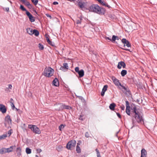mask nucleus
Returning a JSON list of instances; mask_svg holds the SVG:
<instances>
[{
  "label": "nucleus",
  "mask_w": 157,
  "mask_h": 157,
  "mask_svg": "<svg viewBox=\"0 0 157 157\" xmlns=\"http://www.w3.org/2000/svg\"><path fill=\"white\" fill-rule=\"evenodd\" d=\"M86 9L89 10L90 11L100 14H104L105 12V9L100 7L97 4H92L89 7V8H86Z\"/></svg>",
  "instance_id": "nucleus-1"
},
{
  "label": "nucleus",
  "mask_w": 157,
  "mask_h": 157,
  "mask_svg": "<svg viewBox=\"0 0 157 157\" xmlns=\"http://www.w3.org/2000/svg\"><path fill=\"white\" fill-rule=\"evenodd\" d=\"M133 107L132 106L131 107V109L132 111V112L133 113H135L133 117L138 123H140L143 121L142 117L139 112V109H137L134 105H133Z\"/></svg>",
  "instance_id": "nucleus-2"
},
{
  "label": "nucleus",
  "mask_w": 157,
  "mask_h": 157,
  "mask_svg": "<svg viewBox=\"0 0 157 157\" xmlns=\"http://www.w3.org/2000/svg\"><path fill=\"white\" fill-rule=\"evenodd\" d=\"M54 71V70L50 67H46L42 73V75L47 77H49L53 75Z\"/></svg>",
  "instance_id": "nucleus-3"
},
{
  "label": "nucleus",
  "mask_w": 157,
  "mask_h": 157,
  "mask_svg": "<svg viewBox=\"0 0 157 157\" xmlns=\"http://www.w3.org/2000/svg\"><path fill=\"white\" fill-rule=\"evenodd\" d=\"M119 88L127 97H130L132 96L131 92L127 86H123L122 87H119Z\"/></svg>",
  "instance_id": "nucleus-4"
},
{
  "label": "nucleus",
  "mask_w": 157,
  "mask_h": 157,
  "mask_svg": "<svg viewBox=\"0 0 157 157\" xmlns=\"http://www.w3.org/2000/svg\"><path fill=\"white\" fill-rule=\"evenodd\" d=\"M28 127L35 133L40 134L41 133L40 129L35 125L30 124L29 125Z\"/></svg>",
  "instance_id": "nucleus-5"
},
{
  "label": "nucleus",
  "mask_w": 157,
  "mask_h": 157,
  "mask_svg": "<svg viewBox=\"0 0 157 157\" xmlns=\"http://www.w3.org/2000/svg\"><path fill=\"white\" fill-rule=\"evenodd\" d=\"M76 144L75 140H71L68 143L66 147L67 149L71 150L72 148L75 146Z\"/></svg>",
  "instance_id": "nucleus-6"
},
{
  "label": "nucleus",
  "mask_w": 157,
  "mask_h": 157,
  "mask_svg": "<svg viewBox=\"0 0 157 157\" xmlns=\"http://www.w3.org/2000/svg\"><path fill=\"white\" fill-rule=\"evenodd\" d=\"M126 106V112L127 114L129 116H130L131 115L130 110V107L129 106V102L127 101H125Z\"/></svg>",
  "instance_id": "nucleus-7"
},
{
  "label": "nucleus",
  "mask_w": 157,
  "mask_h": 157,
  "mask_svg": "<svg viewBox=\"0 0 157 157\" xmlns=\"http://www.w3.org/2000/svg\"><path fill=\"white\" fill-rule=\"evenodd\" d=\"M26 14L29 17V21L31 22H33L35 21V19L34 17L29 11L26 12Z\"/></svg>",
  "instance_id": "nucleus-8"
},
{
  "label": "nucleus",
  "mask_w": 157,
  "mask_h": 157,
  "mask_svg": "<svg viewBox=\"0 0 157 157\" xmlns=\"http://www.w3.org/2000/svg\"><path fill=\"white\" fill-rule=\"evenodd\" d=\"M121 41L122 43L124 44V47H125V46H126L128 47L131 46V44L128 40H127L126 39L123 38L122 39Z\"/></svg>",
  "instance_id": "nucleus-9"
},
{
  "label": "nucleus",
  "mask_w": 157,
  "mask_h": 157,
  "mask_svg": "<svg viewBox=\"0 0 157 157\" xmlns=\"http://www.w3.org/2000/svg\"><path fill=\"white\" fill-rule=\"evenodd\" d=\"M86 5V3L82 1H79L78 3V6L81 9L84 8Z\"/></svg>",
  "instance_id": "nucleus-10"
},
{
  "label": "nucleus",
  "mask_w": 157,
  "mask_h": 157,
  "mask_svg": "<svg viewBox=\"0 0 157 157\" xmlns=\"http://www.w3.org/2000/svg\"><path fill=\"white\" fill-rule=\"evenodd\" d=\"M63 66H61L60 67V69L64 71H67L69 68L67 63H63Z\"/></svg>",
  "instance_id": "nucleus-11"
},
{
  "label": "nucleus",
  "mask_w": 157,
  "mask_h": 157,
  "mask_svg": "<svg viewBox=\"0 0 157 157\" xmlns=\"http://www.w3.org/2000/svg\"><path fill=\"white\" fill-rule=\"evenodd\" d=\"M122 66L123 68H125L126 66L125 63L123 61L119 62L117 65V68L119 69H120L121 68Z\"/></svg>",
  "instance_id": "nucleus-12"
},
{
  "label": "nucleus",
  "mask_w": 157,
  "mask_h": 157,
  "mask_svg": "<svg viewBox=\"0 0 157 157\" xmlns=\"http://www.w3.org/2000/svg\"><path fill=\"white\" fill-rule=\"evenodd\" d=\"M52 85L56 86H58L59 85V80L57 78H55L52 81Z\"/></svg>",
  "instance_id": "nucleus-13"
},
{
  "label": "nucleus",
  "mask_w": 157,
  "mask_h": 157,
  "mask_svg": "<svg viewBox=\"0 0 157 157\" xmlns=\"http://www.w3.org/2000/svg\"><path fill=\"white\" fill-rule=\"evenodd\" d=\"M0 111L2 112L3 113H6V109L4 105L2 104H0Z\"/></svg>",
  "instance_id": "nucleus-14"
},
{
  "label": "nucleus",
  "mask_w": 157,
  "mask_h": 157,
  "mask_svg": "<svg viewBox=\"0 0 157 157\" xmlns=\"http://www.w3.org/2000/svg\"><path fill=\"white\" fill-rule=\"evenodd\" d=\"M113 82L115 84L119 87H122L123 86L122 85L121 83H120L119 82V81L117 79L115 80L114 81H113Z\"/></svg>",
  "instance_id": "nucleus-15"
},
{
  "label": "nucleus",
  "mask_w": 157,
  "mask_h": 157,
  "mask_svg": "<svg viewBox=\"0 0 157 157\" xmlns=\"http://www.w3.org/2000/svg\"><path fill=\"white\" fill-rule=\"evenodd\" d=\"M16 146L15 145L10 146V147L6 148L7 153H9L13 151L14 149H15Z\"/></svg>",
  "instance_id": "nucleus-16"
},
{
  "label": "nucleus",
  "mask_w": 157,
  "mask_h": 157,
  "mask_svg": "<svg viewBox=\"0 0 157 157\" xmlns=\"http://www.w3.org/2000/svg\"><path fill=\"white\" fill-rule=\"evenodd\" d=\"M5 120L6 121L8 124L10 123H11L12 120L10 118V116L7 115L5 118Z\"/></svg>",
  "instance_id": "nucleus-17"
},
{
  "label": "nucleus",
  "mask_w": 157,
  "mask_h": 157,
  "mask_svg": "<svg viewBox=\"0 0 157 157\" xmlns=\"http://www.w3.org/2000/svg\"><path fill=\"white\" fill-rule=\"evenodd\" d=\"M147 152L144 148H143L141 151V155L146 157Z\"/></svg>",
  "instance_id": "nucleus-18"
},
{
  "label": "nucleus",
  "mask_w": 157,
  "mask_h": 157,
  "mask_svg": "<svg viewBox=\"0 0 157 157\" xmlns=\"http://www.w3.org/2000/svg\"><path fill=\"white\" fill-rule=\"evenodd\" d=\"M33 30L32 29L30 28H28L26 29L27 32L31 35L33 34Z\"/></svg>",
  "instance_id": "nucleus-19"
},
{
  "label": "nucleus",
  "mask_w": 157,
  "mask_h": 157,
  "mask_svg": "<svg viewBox=\"0 0 157 157\" xmlns=\"http://www.w3.org/2000/svg\"><path fill=\"white\" fill-rule=\"evenodd\" d=\"M116 105L114 103H112L110 104L109 108V109L112 110H114V108L116 106Z\"/></svg>",
  "instance_id": "nucleus-20"
},
{
  "label": "nucleus",
  "mask_w": 157,
  "mask_h": 157,
  "mask_svg": "<svg viewBox=\"0 0 157 157\" xmlns=\"http://www.w3.org/2000/svg\"><path fill=\"white\" fill-rule=\"evenodd\" d=\"M7 153L6 148H2L0 149V153L1 154H3L4 153Z\"/></svg>",
  "instance_id": "nucleus-21"
},
{
  "label": "nucleus",
  "mask_w": 157,
  "mask_h": 157,
  "mask_svg": "<svg viewBox=\"0 0 157 157\" xmlns=\"http://www.w3.org/2000/svg\"><path fill=\"white\" fill-rule=\"evenodd\" d=\"M79 77L81 78L83 77L84 75V71L83 69H81L80 70V72H79L78 74Z\"/></svg>",
  "instance_id": "nucleus-22"
},
{
  "label": "nucleus",
  "mask_w": 157,
  "mask_h": 157,
  "mask_svg": "<svg viewBox=\"0 0 157 157\" xmlns=\"http://www.w3.org/2000/svg\"><path fill=\"white\" fill-rule=\"evenodd\" d=\"M34 34L36 36H38L39 34V32L36 29H34L33 30V34Z\"/></svg>",
  "instance_id": "nucleus-23"
},
{
  "label": "nucleus",
  "mask_w": 157,
  "mask_h": 157,
  "mask_svg": "<svg viewBox=\"0 0 157 157\" xmlns=\"http://www.w3.org/2000/svg\"><path fill=\"white\" fill-rule=\"evenodd\" d=\"M25 5L27 6L28 8L29 9H31L32 8V5L30 4V3L29 2L27 1L25 3Z\"/></svg>",
  "instance_id": "nucleus-24"
},
{
  "label": "nucleus",
  "mask_w": 157,
  "mask_h": 157,
  "mask_svg": "<svg viewBox=\"0 0 157 157\" xmlns=\"http://www.w3.org/2000/svg\"><path fill=\"white\" fill-rule=\"evenodd\" d=\"M127 73V71L126 70H122L121 72V74L122 77L124 76Z\"/></svg>",
  "instance_id": "nucleus-25"
},
{
  "label": "nucleus",
  "mask_w": 157,
  "mask_h": 157,
  "mask_svg": "<svg viewBox=\"0 0 157 157\" xmlns=\"http://www.w3.org/2000/svg\"><path fill=\"white\" fill-rule=\"evenodd\" d=\"M82 19V17L81 16L78 19L76 20V23L77 24H81V21Z\"/></svg>",
  "instance_id": "nucleus-26"
},
{
  "label": "nucleus",
  "mask_w": 157,
  "mask_h": 157,
  "mask_svg": "<svg viewBox=\"0 0 157 157\" xmlns=\"http://www.w3.org/2000/svg\"><path fill=\"white\" fill-rule=\"evenodd\" d=\"M78 143L76 146V151L77 153H80L81 152V149L80 147L78 146Z\"/></svg>",
  "instance_id": "nucleus-27"
},
{
  "label": "nucleus",
  "mask_w": 157,
  "mask_h": 157,
  "mask_svg": "<svg viewBox=\"0 0 157 157\" xmlns=\"http://www.w3.org/2000/svg\"><path fill=\"white\" fill-rule=\"evenodd\" d=\"M20 9L23 11H25L26 12H27V11H28L26 10V9L24 7V6L21 5L20 6Z\"/></svg>",
  "instance_id": "nucleus-28"
},
{
  "label": "nucleus",
  "mask_w": 157,
  "mask_h": 157,
  "mask_svg": "<svg viewBox=\"0 0 157 157\" xmlns=\"http://www.w3.org/2000/svg\"><path fill=\"white\" fill-rule=\"evenodd\" d=\"M26 152L27 154H30L31 153V150L28 147L26 148Z\"/></svg>",
  "instance_id": "nucleus-29"
},
{
  "label": "nucleus",
  "mask_w": 157,
  "mask_h": 157,
  "mask_svg": "<svg viewBox=\"0 0 157 157\" xmlns=\"http://www.w3.org/2000/svg\"><path fill=\"white\" fill-rule=\"evenodd\" d=\"M65 126V125H63V124H61L59 127V130L60 131H62V129H63L64 127Z\"/></svg>",
  "instance_id": "nucleus-30"
},
{
  "label": "nucleus",
  "mask_w": 157,
  "mask_h": 157,
  "mask_svg": "<svg viewBox=\"0 0 157 157\" xmlns=\"http://www.w3.org/2000/svg\"><path fill=\"white\" fill-rule=\"evenodd\" d=\"M95 151L97 153V157H101L100 152L97 148L95 149Z\"/></svg>",
  "instance_id": "nucleus-31"
},
{
  "label": "nucleus",
  "mask_w": 157,
  "mask_h": 157,
  "mask_svg": "<svg viewBox=\"0 0 157 157\" xmlns=\"http://www.w3.org/2000/svg\"><path fill=\"white\" fill-rule=\"evenodd\" d=\"M38 47L41 50H43L44 49V46L40 43L38 44Z\"/></svg>",
  "instance_id": "nucleus-32"
},
{
  "label": "nucleus",
  "mask_w": 157,
  "mask_h": 157,
  "mask_svg": "<svg viewBox=\"0 0 157 157\" xmlns=\"http://www.w3.org/2000/svg\"><path fill=\"white\" fill-rule=\"evenodd\" d=\"M17 152H18V154L21 155V149L20 147H18L16 149Z\"/></svg>",
  "instance_id": "nucleus-33"
},
{
  "label": "nucleus",
  "mask_w": 157,
  "mask_h": 157,
  "mask_svg": "<svg viewBox=\"0 0 157 157\" xmlns=\"http://www.w3.org/2000/svg\"><path fill=\"white\" fill-rule=\"evenodd\" d=\"M63 148V147L61 145L57 147L56 148V150L58 151H59L60 150H61Z\"/></svg>",
  "instance_id": "nucleus-34"
},
{
  "label": "nucleus",
  "mask_w": 157,
  "mask_h": 157,
  "mask_svg": "<svg viewBox=\"0 0 157 157\" xmlns=\"http://www.w3.org/2000/svg\"><path fill=\"white\" fill-rule=\"evenodd\" d=\"M117 38V36H115V35H113L112 36V41L113 42L114 41H115V40H116V38Z\"/></svg>",
  "instance_id": "nucleus-35"
},
{
  "label": "nucleus",
  "mask_w": 157,
  "mask_h": 157,
  "mask_svg": "<svg viewBox=\"0 0 157 157\" xmlns=\"http://www.w3.org/2000/svg\"><path fill=\"white\" fill-rule=\"evenodd\" d=\"M108 87V86L107 85H105L104 86L102 91L105 92L107 90Z\"/></svg>",
  "instance_id": "nucleus-36"
},
{
  "label": "nucleus",
  "mask_w": 157,
  "mask_h": 157,
  "mask_svg": "<svg viewBox=\"0 0 157 157\" xmlns=\"http://www.w3.org/2000/svg\"><path fill=\"white\" fill-rule=\"evenodd\" d=\"M32 2L35 5H36L38 2V0H31Z\"/></svg>",
  "instance_id": "nucleus-37"
},
{
  "label": "nucleus",
  "mask_w": 157,
  "mask_h": 157,
  "mask_svg": "<svg viewBox=\"0 0 157 157\" xmlns=\"http://www.w3.org/2000/svg\"><path fill=\"white\" fill-rule=\"evenodd\" d=\"M62 107L64 109H69V108H71L68 105H62Z\"/></svg>",
  "instance_id": "nucleus-38"
},
{
  "label": "nucleus",
  "mask_w": 157,
  "mask_h": 157,
  "mask_svg": "<svg viewBox=\"0 0 157 157\" xmlns=\"http://www.w3.org/2000/svg\"><path fill=\"white\" fill-rule=\"evenodd\" d=\"M75 72L78 73V74L79 73V72H80V70H79V67H76L75 68Z\"/></svg>",
  "instance_id": "nucleus-39"
},
{
  "label": "nucleus",
  "mask_w": 157,
  "mask_h": 157,
  "mask_svg": "<svg viewBox=\"0 0 157 157\" xmlns=\"http://www.w3.org/2000/svg\"><path fill=\"white\" fill-rule=\"evenodd\" d=\"M83 117V115H80L79 117V119L82 121H83L84 119V118Z\"/></svg>",
  "instance_id": "nucleus-40"
},
{
  "label": "nucleus",
  "mask_w": 157,
  "mask_h": 157,
  "mask_svg": "<svg viewBox=\"0 0 157 157\" xmlns=\"http://www.w3.org/2000/svg\"><path fill=\"white\" fill-rule=\"evenodd\" d=\"M48 44H49L51 45L52 47H55L54 43L53 42H52V41L50 40V42H48Z\"/></svg>",
  "instance_id": "nucleus-41"
},
{
  "label": "nucleus",
  "mask_w": 157,
  "mask_h": 157,
  "mask_svg": "<svg viewBox=\"0 0 157 157\" xmlns=\"http://www.w3.org/2000/svg\"><path fill=\"white\" fill-rule=\"evenodd\" d=\"M11 105L12 106V108L13 110H14L15 108L17 110V109L15 107L13 103L12 102V104H11Z\"/></svg>",
  "instance_id": "nucleus-42"
},
{
  "label": "nucleus",
  "mask_w": 157,
  "mask_h": 157,
  "mask_svg": "<svg viewBox=\"0 0 157 157\" xmlns=\"http://www.w3.org/2000/svg\"><path fill=\"white\" fill-rule=\"evenodd\" d=\"M78 98L80 100H81L82 101H84V100L83 98L81 96H78Z\"/></svg>",
  "instance_id": "nucleus-43"
},
{
  "label": "nucleus",
  "mask_w": 157,
  "mask_h": 157,
  "mask_svg": "<svg viewBox=\"0 0 157 157\" xmlns=\"http://www.w3.org/2000/svg\"><path fill=\"white\" fill-rule=\"evenodd\" d=\"M85 136L87 138H88L89 137V134L88 132H86L85 133Z\"/></svg>",
  "instance_id": "nucleus-44"
},
{
  "label": "nucleus",
  "mask_w": 157,
  "mask_h": 157,
  "mask_svg": "<svg viewBox=\"0 0 157 157\" xmlns=\"http://www.w3.org/2000/svg\"><path fill=\"white\" fill-rule=\"evenodd\" d=\"M100 3L103 6L106 5V3L104 1H102Z\"/></svg>",
  "instance_id": "nucleus-45"
},
{
  "label": "nucleus",
  "mask_w": 157,
  "mask_h": 157,
  "mask_svg": "<svg viewBox=\"0 0 157 157\" xmlns=\"http://www.w3.org/2000/svg\"><path fill=\"white\" fill-rule=\"evenodd\" d=\"M3 10H5L6 11L9 12V7H6V8H3Z\"/></svg>",
  "instance_id": "nucleus-46"
},
{
  "label": "nucleus",
  "mask_w": 157,
  "mask_h": 157,
  "mask_svg": "<svg viewBox=\"0 0 157 157\" xmlns=\"http://www.w3.org/2000/svg\"><path fill=\"white\" fill-rule=\"evenodd\" d=\"M8 88H9L10 89H12V86L11 84H9V85H8ZM8 88H6V89H8Z\"/></svg>",
  "instance_id": "nucleus-47"
},
{
  "label": "nucleus",
  "mask_w": 157,
  "mask_h": 157,
  "mask_svg": "<svg viewBox=\"0 0 157 157\" xmlns=\"http://www.w3.org/2000/svg\"><path fill=\"white\" fill-rule=\"evenodd\" d=\"M105 38L106 40H108L110 41H112V40L111 38L108 37H105Z\"/></svg>",
  "instance_id": "nucleus-48"
},
{
  "label": "nucleus",
  "mask_w": 157,
  "mask_h": 157,
  "mask_svg": "<svg viewBox=\"0 0 157 157\" xmlns=\"http://www.w3.org/2000/svg\"><path fill=\"white\" fill-rule=\"evenodd\" d=\"M46 37L47 42H50V40L48 37L46 36Z\"/></svg>",
  "instance_id": "nucleus-49"
},
{
  "label": "nucleus",
  "mask_w": 157,
  "mask_h": 157,
  "mask_svg": "<svg viewBox=\"0 0 157 157\" xmlns=\"http://www.w3.org/2000/svg\"><path fill=\"white\" fill-rule=\"evenodd\" d=\"M37 152L39 153H40V152H41L42 151L41 149L40 148H39V149H37Z\"/></svg>",
  "instance_id": "nucleus-50"
},
{
  "label": "nucleus",
  "mask_w": 157,
  "mask_h": 157,
  "mask_svg": "<svg viewBox=\"0 0 157 157\" xmlns=\"http://www.w3.org/2000/svg\"><path fill=\"white\" fill-rule=\"evenodd\" d=\"M3 137V139H5V138L7 137V136L6 134H3L2 136Z\"/></svg>",
  "instance_id": "nucleus-51"
},
{
  "label": "nucleus",
  "mask_w": 157,
  "mask_h": 157,
  "mask_svg": "<svg viewBox=\"0 0 157 157\" xmlns=\"http://www.w3.org/2000/svg\"><path fill=\"white\" fill-rule=\"evenodd\" d=\"M117 116L120 118H121V115H120V114L118 113H117Z\"/></svg>",
  "instance_id": "nucleus-52"
},
{
  "label": "nucleus",
  "mask_w": 157,
  "mask_h": 157,
  "mask_svg": "<svg viewBox=\"0 0 157 157\" xmlns=\"http://www.w3.org/2000/svg\"><path fill=\"white\" fill-rule=\"evenodd\" d=\"M105 92L102 91L101 92V95L102 96H104V94H105Z\"/></svg>",
  "instance_id": "nucleus-53"
},
{
  "label": "nucleus",
  "mask_w": 157,
  "mask_h": 157,
  "mask_svg": "<svg viewBox=\"0 0 157 157\" xmlns=\"http://www.w3.org/2000/svg\"><path fill=\"white\" fill-rule=\"evenodd\" d=\"M12 132H11V130H9L8 132V134L9 135V136H10Z\"/></svg>",
  "instance_id": "nucleus-54"
},
{
  "label": "nucleus",
  "mask_w": 157,
  "mask_h": 157,
  "mask_svg": "<svg viewBox=\"0 0 157 157\" xmlns=\"http://www.w3.org/2000/svg\"><path fill=\"white\" fill-rule=\"evenodd\" d=\"M12 102L14 103V101H13V99L12 98H10V103L11 104H12Z\"/></svg>",
  "instance_id": "nucleus-55"
},
{
  "label": "nucleus",
  "mask_w": 157,
  "mask_h": 157,
  "mask_svg": "<svg viewBox=\"0 0 157 157\" xmlns=\"http://www.w3.org/2000/svg\"><path fill=\"white\" fill-rule=\"evenodd\" d=\"M121 108L122 110H124L125 107L124 105H122V106H121Z\"/></svg>",
  "instance_id": "nucleus-56"
},
{
  "label": "nucleus",
  "mask_w": 157,
  "mask_h": 157,
  "mask_svg": "<svg viewBox=\"0 0 157 157\" xmlns=\"http://www.w3.org/2000/svg\"><path fill=\"white\" fill-rule=\"evenodd\" d=\"M53 4L54 5H57L58 4V3L57 2H53Z\"/></svg>",
  "instance_id": "nucleus-57"
},
{
  "label": "nucleus",
  "mask_w": 157,
  "mask_h": 157,
  "mask_svg": "<svg viewBox=\"0 0 157 157\" xmlns=\"http://www.w3.org/2000/svg\"><path fill=\"white\" fill-rule=\"evenodd\" d=\"M27 1V0H23L22 1V3L24 4H25V3L26 2V1Z\"/></svg>",
  "instance_id": "nucleus-58"
},
{
  "label": "nucleus",
  "mask_w": 157,
  "mask_h": 157,
  "mask_svg": "<svg viewBox=\"0 0 157 157\" xmlns=\"http://www.w3.org/2000/svg\"><path fill=\"white\" fill-rule=\"evenodd\" d=\"M46 16L47 17H50V18H52V16H50V15H49V14H46Z\"/></svg>",
  "instance_id": "nucleus-59"
},
{
  "label": "nucleus",
  "mask_w": 157,
  "mask_h": 157,
  "mask_svg": "<svg viewBox=\"0 0 157 157\" xmlns=\"http://www.w3.org/2000/svg\"><path fill=\"white\" fill-rule=\"evenodd\" d=\"M105 6H106L108 7L109 8H110V6L108 5L107 4H106V5H104Z\"/></svg>",
  "instance_id": "nucleus-60"
},
{
  "label": "nucleus",
  "mask_w": 157,
  "mask_h": 157,
  "mask_svg": "<svg viewBox=\"0 0 157 157\" xmlns=\"http://www.w3.org/2000/svg\"><path fill=\"white\" fill-rule=\"evenodd\" d=\"M105 6H106L108 7L109 8H110V6L108 5L107 4H106V5H104Z\"/></svg>",
  "instance_id": "nucleus-61"
},
{
  "label": "nucleus",
  "mask_w": 157,
  "mask_h": 157,
  "mask_svg": "<svg viewBox=\"0 0 157 157\" xmlns=\"http://www.w3.org/2000/svg\"><path fill=\"white\" fill-rule=\"evenodd\" d=\"M116 79H117L114 77H112V80L113 81H114Z\"/></svg>",
  "instance_id": "nucleus-62"
},
{
  "label": "nucleus",
  "mask_w": 157,
  "mask_h": 157,
  "mask_svg": "<svg viewBox=\"0 0 157 157\" xmlns=\"http://www.w3.org/2000/svg\"><path fill=\"white\" fill-rule=\"evenodd\" d=\"M122 49L123 50H125L126 51H130L129 49H124V48H122Z\"/></svg>",
  "instance_id": "nucleus-63"
},
{
  "label": "nucleus",
  "mask_w": 157,
  "mask_h": 157,
  "mask_svg": "<svg viewBox=\"0 0 157 157\" xmlns=\"http://www.w3.org/2000/svg\"><path fill=\"white\" fill-rule=\"evenodd\" d=\"M2 139H3V137L2 136H0V140Z\"/></svg>",
  "instance_id": "nucleus-64"
}]
</instances>
